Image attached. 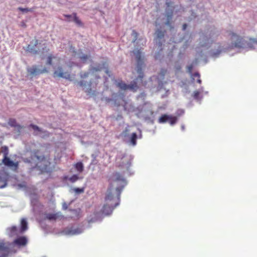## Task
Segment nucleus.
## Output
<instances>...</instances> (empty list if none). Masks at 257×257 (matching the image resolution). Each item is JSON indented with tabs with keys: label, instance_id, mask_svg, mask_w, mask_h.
Returning a JSON list of instances; mask_svg holds the SVG:
<instances>
[{
	"label": "nucleus",
	"instance_id": "obj_10",
	"mask_svg": "<svg viewBox=\"0 0 257 257\" xmlns=\"http://www.w3.org/2000/svg\"><path fill=\"white\" fill-rule=\"evenodd\" d=\"M28 72L31 75L37 76L45 73H47L48 71L46 68L40 69L38 68L37 66H32V67L28 68Z\"/></svg>",
	"mask_w": 257,
	"mask_h": 257
},
{
	"label": "nucleus",
	"instance_id": "obj_36",
	"mask_svg": "<svg viewBox=\"0 0 257 257\" xmlns=\"http://www.w3.org/2000/svg\"><path fill=\"white\" fill-rule=\"evenodd\" d=\"M193 68V66L192 65V64L187 66V72H188V73H189V74H192V70Z\"/></svg>",
	"mask_w": 257,
	"mask_h": 257
},
{
	"label": "nucleus",
	"instance_id": "obj_14",
	"mask_svg": "<svg viewBox=\"0 0 257 257\" xmlns=\"http://www.w3.org/2000/svg\"><path fill=\"white\" fill-rule=\"evenodd\" d=\"M14 244L19 246H25L27 244V237L24 236L19 237L14 240Z\"/></svg>",
	"mask_w": 257,
	"mask_h": 257
},
{
	"label": "nucleus",
	"instance_id": "obj_46",
	"mask_svg": "<svg viewBox=\"0 0 257 257\" xmlns=\"http://www.w3.org/2000/svg\"><path fill=\"white\" fill-rule=\"evenodd\" d=\"M162 45V43H161L160 42H159V46H161Z\"/></svg>",
	"mask_w": 257,
	"mask_h": 257
},
{
	"label": "nucleus",
	"instance_id": "obj_17",
	"mask_svg": "<svg viewBox=\"0 0 257 257\" xmlns=\"http://www.w3.org/2000/svg\"><path fill=\"white\" fill-rule=\"evenodd\" d=\"M191 74V78L192 80L195 81V79H196V81L197 83L200 84L201 83V80L200 79V74H199V72H195L193 74Z\"/></svg>",
	"mask_w": 257,
	"mask_h": 257
},
{
	"label": "nucleus",
	"instance_id": "obj_21",
	"mask_svg": "<svg viewBox=\"0 0 257 257\" xmlns=\"http://www.w3.org/2000/svg\"><path fill=\"white\" fill-rule=\"evenodd\" d=\"M27 229V222L25 219H22L21 222V232H24Z\"/></svg>",
	"mask_w": 257,
	"mask_h": 257
},
{
	"label": "nucleus",
	"instance_id": "obj_27",
	"mask_svg": "<svg viewBox=\"0 0 257 257\" xmlns=\"http://www.w3.org/2000/svg\"><path fill=\"white\" fill-rule=\"evenodd\" d=\"M7 186L6 179L0 177V188H5Z\"/></svg>",
	"mask_w": 257,
	"mask_h": 257
},
{
	"label": "nucleus",
	"instance_id": "obj_25",
	"mask_svg": "<svg viewBox=\"0 0 257 257\" xmlns=\"http://www.w3.org/2000/svg\"><path fill=\"white\" fill-rule=\"evenodd\" d=\"M156 34L158 39L161 40L163 39L164 36V32L163 31L158 29L156 31Z\"/></svg>",
	"mask_w": 257,
	"mask_h": 257
},
{
	"label": "nucleus",
	"instance_id": "obj_5",
	"mask_svg": "<svg viewBox=\"0 0 257 257\" xmlns=\"http://www.w3.org/2000/svg\"><path fill=\"white\" fill-rule=\"evenodd\" d=\"M103 69L106 74L108 75V76H110V71L108 70V67H107L106 64L105 62H103L102 64H98L95 67H91L90 68L89 72H82L80 73V78L82 79L86 78L90 74L93 75L95 72L101 71Z\"/></svg>",
	"mask_w": 257,
	"mask_h": 257
},
{
	"label": "nucleus",
	"instance_id": "obj_41",
	"mask_svg": "<svg viewBox=\"0 0 257 257\" xmlns=\"http://www.w3.org/2000/svg\"><path fill=\"white\" fill-rule=\"evenodd\" d=\"M172 4H173V3L171 2V1L166 2V6H167L168 8H169L170 6H171Z\"/></svg>",
	"mask_w": 257,
	"mask_h": 257
},
{
	"label": "nucleus",
	"instance_id": "obj_31",
	"mask_svg": "<svg viewBox=\"0 0 257 257\" xmlns=\"http://www.w3.org/2000/svg\"><path fill=\"white\" fill-rule=\"evenodd\" d=\"M30 127L32 128L34 131H38L39 132H41V130L39 128V127L35 124H30Z\"/></svg>",
	"mask_w": 257,
	"mask_h": 257
},
{
	"label": "nucleus",
	"instance_id": "obj_24",
	"mask_svg": "<svg viewBox=\"0 0 257 257\" xmlns=\"http://www.w3.org/2000/svg\"><path fill=\"white\" fill-rule=\"evenodd\" d=\"M136 140H137V134L135 133H134L132 134L130 138V142L131 144L134 146H135L136 145Z\"/></svg>",
	"mask_w": 257,
	"mask_h": 257
},
{
	"label": "nucleus",
	"instance_id": "obj_13",
	"mask_svg": "<svg viewBox=\"0 0 257 257\" xmlns=\"http://www.w3.org/2000/svg\"><path fill=\"white\" fill-rule=\"evenodd\" d=\"M63 217L62 214L60 212L58 213H49L45 214V219L49 220H56L58 219H61Z\"/></svg>",
	"mask_w": 257,
	"mask_h": 257
},
{
	"label": "nucleus",
	"instance_id": "obj_15",
	"mask_svg": "<svg viewBox=\"0 0 257 257\" xmlns=\"http://www.w3.org/2000/svg\"><path fill=\"white\" fill-rule=\"evenodd\" d=\"M131 163L128 161L122 160L118 166L119 169H122L121 173L124 174L125 172H128L130 168Z\"/></svg>",
	"mask_w": 257,
	"mask_h": 257
},
{
	"label": "nucleus",
	"instance_id": "obj_16",
	"mask_svg": "<svg viewBox=\"0 0 257 257\" xmlns=\"http://www.w3.org/2000/svg\"><path fill=\"white\" fill-rule=\"evenodd\" d=\"M139 88V87L137 84V82L134 81L130 84H128L127 89L130 90L132 92H136Z\"/></svg>",
	"mask_w": 257,
	"mask_h": 257
},
{
	"label": "nucleus",
	"instance_id": "obj_1",
	"mask_svg": "<svg viewBox=\"0 0 257 257\" xmlns=\"http://www.w3.org/2000/svg\"><path fill=\"white\" fill-rule=\"evenodd\" d=\"M108 193L105 197V204L101 210L102 215H110L112 210L119 205V196L124 186L123 175L117 172L113 173L109 178Z\"/></svg>",
	"mask_w": 257,
	"mask_h": 257
},
{
	"label": "nucleus",
	"instance_id": "obj_42",
	"mask_svg": "<svg viewBox=\"0 0 257 257\" xmlns=\"http://www.w3.org/2000/svg\"><path fill=\"white\" fill-rule=\"evenodd\" d=\"M21 27H23V28H25L27 27V25H26L25 21L21 22Z\"/></svg>",
	"mask_w": 257,
	"mask_h": 257
},
{
	"label": "nucleus",
	"instance_id": "obj_12",
	"mask_svg": "<svg viewBox=\"0 0 257 257\" xmlns=\"http://www.w3.org/2000/svg\"><path fill=\"white\" fill-rule=\"evenodd\" d=\"M38 44V41L36 39L32 41L31 44L27 47L26 51L32 53V54H37L38 53V50L36 49V46Z\"/></svg>",
	"mask_w": 257,
	"mask_h": 257
},
{
	"label": "nucleus",
	"instance_id": "obj_9",
	"mask_svg": "<svg viewBox=\"0 0 257 257\" xmlns=\"http://www.w3.org/2000/svg\"><path fill=\"white\" fill-rule=\"evenodd\" d=\"M60 58L53 54H49L46 58V64L53 66L55 65L59 64Z\"/></svg>",
	"mask_w": 257,
	"mask_h": 257
},
{
	"label": "nucleus",
	"instance_id": "obj_35",
	"mask_svg": "<svg viewBox=\"0 0 257 257\" xmlns=\"http://www.w3.org/2000/svg\"><path fill=\"white\" fill-rule=\"evenodd\" d=\"M132 36L134 37V42H136L137 39H138V33L135 30L132 31Z\"/></svg>",
	"mask_w": 257,
	"mask_h": 257
},
{
	"label": "nucleus",
	"instance_id": "obj_38",
	"mask_svg": "<svg viewBox=\"0 0 257 257\" xmlns=\"http://www.w3.org/2000/svg\"><path fill=\"white\" fill-rule=\"evenodd\" d=\"M175 68H176V72H178L181 70V65L179 64H177L176 66H175Z\"/></svg>",
	"mask_w": 257,
	"mask_h": 257
},
{
	"label": "nucleus",
	"instance_id": "obj_8",
	"mask_svg": "<svg viewBox=\"0 0 257 257\" xmlns=\"http://www.w3.org/2000/svg\"><path fill=\"white\" fill-rule=\"evenodd\" d=\"M177 117L172 116L167 114H163L158 119V122L160 123H166L169 122L171 125L175 124L177 122Z\"/></svg>",
	"mask_w": 257,
	"mask_h": 257
},
{
	"label": "nucleus",
	"instance_id": "obj_11",
	"mask_svg": "<svg viewBox=\"0 0 257 257\" xmlns=\"http://www.w3.org/2000/svg\"><path fill=\"white\" fill-rule=\"evenodd\" d=\"M3 163H4V165L10 167L12 170L15 171H17L18 169V162L12 161L8 157H4V159H3Z\"/></svg>",
	"mask_w": 257,
	"mask_h": 257
},
{
	"label": "nucleus",
	"instance_id": "obj_47",
	"mask_svg": "<svg viewBox=\"0 0 257 257\" xmlns=\"http://www.w3.org/2000/svg\"><path fill=\"white\" fill-rule=\"evenodd\" d=\"M49 51V49H47V51H46V52H48Z\"/></svg>",
	"mask_w": 257,
	"mask_h": 257
},
{
	"label": "nucleus",
	"instance_id": "obj_7",
	"mask_svg": "<svg viewBox=\"0 0 257 257\" xmlns=\"http://www.w3.org/2000/svg\"><path fill=\"white\" fill-rule=\"evenodd\" d=\"M53 77L54 78H62L67 80L71 79V75L68 71H65L62 67H58L54 70L53 73Z\"/></svg>",
	"mask_w": 257,
	"mask_h": 257
},
{
	"label": "nucleus",
	"instance_id": "obj_22",
	"mask_svg": "<svg viewBox=\"0 0 257 257\" xmlns=\"http://www.w3.org/2000/svg\"><path fill=\"white\" fill-rule=\"evenodd\" d=\"M2 251L5 252H9V247H8V245H6V244L3 242L1 241L0 242V252Z\"/></svg>",
	"mask_w": 257,
	"mask_h": 257
},
{
	"label": "nucleus",
	"instance_id": "obj_26",
	"mask_svg": "<svg viewBox=\"0 0 257 257\" xmlns=\"http://www.w3.org/2000/svg\"><path fill=\"white\" fill-rule=\"evenodd\" d=\"M75 168H76V170L79 172H82L83 171V169H84V166L82 162H78L75 165Z\"/></svg>",
	"mask_w": 257,
	"mask_h": 257
},
{
	"label": "nucleus",
	"instance_id": "obj_23",
	"mask_svg": "<svg viewBox=\"0 0 257 257\" xmlns=\"http://www.w3.org/2000/svg\"><path fill=\"white\" fill-rule=\"evenodd\" d=\"M72 15L73 17V22H74L75 23H76L78 26H82V23L78 18V17H77L76 13H73Z\"/></svg>",
	"mask_w": 257,
	"mask_h": 257
},
{
	"label": "nucleus",
	"instance_id": "obj_4",
	"mask_svg": "<svg viewBox=\"0 0 257 257\" xmlns=\"http://www.w3.org/2000/svg\"><path fill=\"white\" fill-rule=\"evenodd\" d=\"M96 81L90 80L89 82L80 80L78 82V85L82 88V89L89 96H95L96 93L95 88L97 86Z\"/></svg>",
	"mask_w": 257,
	"mask_h": 257
},
{
	"label": "nucleus",
	"instance_id": "obj_39",
	"mask_svg": "<svg viewBox=\"0 0 257 257\" xmlns=\"http://www.w3.org/2000/svg\"><path fill=\"white\" fill-rule=\"evenodd\" d=\"M166 73V70L165 69H163L161 70V71H160V75H161L162 77H164V76L165 75Z\"/></svg>",
	"mask_w": 257,
	"mask_h": 257
},
{
	"label": "nucleus",
	"instance_id": "obj_6",
	"mask_svg": "<svg viewBox=\"0 0 257 257\" xmlns=\"http://www.w3.org/2000/svg\"><path fill=\"white\" fill-rule=\"evenodd\" d=\"M135 54L136 61H137V72L139 75L138 76L137 79H142L144 77V74L142 72V66L144 64L143 57L142 56V52L140 50H135L134 51Z\"/></svg>",
	"mask_w": 257,
	"mask_h": 257
},
{
	"label": "nucleus",
	"instance_id": "obj_43",
	"mask_svg": "<svg viewBox=\"0 0 257 257\" xmlns=\"http://www.w3.org/2000/svg\"><path fill=\"white\" fill-rule=\"evenodd\" d=\"M72 211H73V212H74V213H75L77 214L76 217H77V218H78V217H79V212H78V211H77V210H75V209H74V210H72Z\"/></svg>",
	"mask_w": 257,
	"mask_h": 257
},
{
	"label": "nucleus",
	"instance_id": "obj_19",
	"mask_svg": "<svg viewBox=\"0 0 257 257\" xmlns=\"http://www.w3.org/2000/svg\"><path fill=\"white\" fill-rule=\"evenodd\" d=\"M116 86L119 87L121 90H126L127 87H128V84L124 83V82L122 80H120L117 82Z\"/></svg>",
	"mask_w": 257,
	"mask_h": 257
},
{
	"label": "nucleus",
	"instance_id": "obj_44",
	"mask_svg": "<svg viewBox=\"0 0 257 257\" xmlns=\"http://www.w3.org/2000/svg\"><path fill=\"white\" fill-rule=\"evenodd\" d=\"M186 27H187V25L184 24L183 26H182V29H183V30H186Z\"/></svg>",
	"mask_w": 257,
	"mask_h": 257
},
{
	"label": "nucleus",
	"instance_id": "obj_40",
	"mask_svg": "<svg viewBox=\"0 0 257 257\" xmlns=\"http://www.w3.org/2000/svg\"><path fill=\"white\" fill-rule=\"evenodd\" d=\"M17 230V228L16 226H12V227L10 228V231H11L12 232H15Z\"/></svg>",
	"mask_w": 257,
	"mask_h": 257
},
{
	"label": "nucleus",
	"instance_id": "obj_34",
	"mask_svg": "<svg viewBox=\"0 0 257 257\" xmlns=\"http://www.w3.org/2000/svg\"><path fill=\"white\" fill-rule=\"evenodd\" d=\"M73 190H74V192H76V193L80 194L84 192V188H75L73 189Z\"/></svg>",
	"mask_w": 257,
	"mask_h": 257
},
{
	"label": "nucleus",
	"instance_id": "obj_20",
	"mask_svg": "<svg viewBox=\"0 0 257 257\" xmlns=\"http://www.w3.org/2000/svg\"><path fill=\"white\" fill-rule=\"evenodd\" d=\"M173 9L171 10V12H168L166 16H167V20L166 21L165 24L167 26H170L171 25V21L172 17H173Z\"/></svg>",
	"mask_w": 257,
	"mask_h": 257
},
{
	"label": "nucleus",
	"instance_id": "obj_28",
	"mask_svg": "<svg viewBox=\"0 0 257 257\" xmlns=\"http://www.w3.org/2000/svg\"><path fill=\"white\" fill-rule=\"evenodd\" d=\"M79 178L77 175H73L69 178V180L71 183H74L78 180Z\"/></svg>",
	"mask_w": 257,
	"mask_h": 257
},
{
	"label": "nucleus",
	"instance_id": "obj_32",
	"mask_svg": "<svg viewBox=\"0 0 257 257\" xmlns=\"http://www.w3.org/2000/svg\"><path fill=\"white\" fill-rule=\"evenodd\" d=\"M2 151L4 154V157H8V148L7 146L2 147Z\"/></svg>",
	"mask_w": 257,
	"mask_h": 257
},
{
	"label": "nucleus",
	"instance_id": "obj_48",
	"mask_svg": "<svg viewBox=\"0 0 257 257\" xmlns=\"http://www.w3.org/2000/svg\"><path fill=\"white\" fill-rule=\"evenodd\" d=\"M127 131H128V130H126H126H125V132H126Z\"/></svg>",
	"mask_w": 257,
	"mask_h": 257
},
{
	"label": "nucleus",
	"instance_id": "obj_2",
	"mask_svg": "<svg viewBox=\"0 0 257 257\" xmlns=\"http://www.w3.org/2000/svg\"><path fill=\"white\" fill-rule=\"evenodd\" d=\"M25 162L34 164V166L42 170H47L50 165L49 158L45 157L41 149L31 151L30 158L25 159Z\"/></svg>",
	"mask_w": 257,
	"mask_h": 257
},
{
	"label": "nucleus",
	"instance_id": "obj_30",
	"mask_svg": "<svg viewBox=\"0 0 257 257\" xmlns=\"http://www.w3.org/2000/svg\"><path fill=\"white\" fill-rule=\"evenodd\" d=\"M200 95V92L199 91L195 90L194 92H193V97L195 99L199 100V95Z\"/></svg>",
	"mask_w": 257,
	"mask_h": 257
},
{
	"label": "nucleus",
	"instance_id": "obj_29",
	"mask_svg": "<svg viewBox=\"0 0 257 257\" xmlns=\"http://www.w3.org/2000/svg\"><path fill=\"white\" fill-rule=\"evenodd\" d=\"M18 10H19V11L22 12L23 13H28L30 12H32V9H31L23 8L22 7L18 8Z\"/></svg>",
	"mask_w": 257,
	"mask_h": 257
},
{
	"label": "nucleus",
	"instance_id": "obj_18",
	"mask_svg": "<svg viewBox=\"0 0 257 257\" xmlns=\"http://www.w3.org/2000/svg\"><path fill=\"white\" fill-rule=\"evenodd\" d=\"M8 124L11 126V127L18 128L19 129L22 128L21 125L18 124L16 119L14 118H10L9 120H8Z\"/></svg>",
	"mask_w": 257,
	"mask_h": 257
},
{
	"label": "nucleus",
	"instance_id": "obj_45",
	"mask_svg": "<svg viewBox=\"0 0 257 257\" xmlns=\"http://www.w3.org/2000/svg\"><path fill=\"white\" fill-rule=\"evenodd\" d=\"M64 17L67 18H71V15H64Z\"/></svg>",
	"mask_w": 257,
	"mask_h": 257
},
{
	"label": "nucleus",
	"instance_id": "obj_37",
	"mask_svg": "<svg viewBox=\"0 0 257 257\" xmlns=\"http://www.w3.org/2000/svg\"><path fill=\"white\" fill-rule=\"evenodd\" d=\"M80 60L85 61L88 59V56L87 55H83L82 56L80 57Z\"/></svg>",
	"mask_w": 257,
	"mask_h": 257
},
{
	"label": "nucleus",
	"instance_id": "obj_33",
	"mask_svg": "<svg viewBox=\"0 0 257 257\" xmlns=\"http://www.w3.org/2000/svg\"><path fill=\"white\" fill-rule=\"evenodd\" d=\"M79 232L77 231L76 230H73V229H70V230H69L68 231H67V234H68V235H74V234H77Z\"/></svg>",
	"mask_w": 257,
	"mask_h": 257
},
{
	"label": "nucleus",
	"instance_id": "obj_3",
	"mask_svg": "<svg viewBox=\"0 0 257 257\" xmlns=\"http://www.w3.org/2000/svg\"><path fill=\"white\" fill-rule=\"evenodd\" d=\"M228 35L230 37L232 45L235 48L252 50L257 46V39L249 37L244 39L233 32H229Z\"/></svg>",
	"mask_w": 257,
	"mask_h": 257
}]
</instances>
